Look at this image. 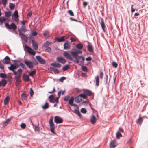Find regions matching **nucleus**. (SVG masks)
Masks as SVG:
<instances>
[{"mask_svg": "<svg viewBox=\"0 0 148 148\" xmlns=\"http://www.w3.org/2000/svg\"><path fill=\"white\" fill-rule=\"evenodd\" d=\"M10 20L4 16L0 17V26L2 25L4 22H5V26L8 29H12L14 31L16 30L17 28L16 25L13 23H12L10 25L8 24Z\"/></svg>", "mask_w": 148, "mask_h": 148, "instance_id": "obj_1", "label": "nucleus"}, {"mask_svg": "<svg viewBox=\"0 0 148 148\" xmlns=\"http://www.w3.org/2000/svg\"><path fill=\"white\" fill-rule=\"evenodd\" d=\"M49 123L50 125V128L51 131L53 133H55V132L54 131L55 126L53 122V118L52 117L50 118L49 121Z\"/></svg>", "mask_w": 148, "mask_h": 148, "instance_id": "obj_2", "label": "nucleus"}, {"mask_svg": "<svg viewBox=\"0 0 148 148\" xmlns=\"http://www.w3.org/2000/svg\"><path fill=\"white\" fill-rule=\"evenodd\" d=\"M25 49H27V51L29 54L32 55H35V52L31 48L27 45H25L24 48V50L25 51H26Z\"/></svg>", "mask_w": 148, "mask_h": 148, "instance_id": "obj_3", "label": "nucleus"}, {"mask_svg": "<svg viewBox=\"0 0 148 148\" xmlns=\"http://www.w3.org/2000/svg\"><path fill=\"white\" fill-rule=\"evenodd\" d=\"M18 17V11L17 10H16L12 15V19L16 22H18L19 21Z\"/></svg>", "mask_w": 148, "mask_h": 148, "instance_id": "obj_4", "label": "nucleus"}, {"mask_svg": "<svg viewBox=\"0 0 148 148\" xmlns=\"http://www.w3.org/2000/svg\"><path fill=\"white\" fill-rule=\"evenodd\" d=\"M18 17V11L17 10H16L12 15V19L16 22H18L19 21Z\"/></svg>", "mask_w": 148, "mask_h": 148, "instance_id": "obj_5", "label": "nucleus"}, {"mask_svg": "<svg viewBox=\"0 0 148 148\" xmlns=\"http://www.w3.org/2000/svg\"><path fill=\"white\" fill-rule=\"evenodd\" d=\"M76 60H75L73 59V60H72V61H73L74 62V63H78L79 62V60L81 59V58H80V57H81L82 56H79V55H71Z\"/></svg>", "mask_w": 148, "mask_h": 148, "instance_id": "obj_6", "label": "nucleus"}, {"mask_svg": "<svg viewBox=\"0 0 148 148\" xmlns=\"http://www.w3.org/2000/svg\"><path fill=\"white\" fill-rule=\"evenodd\" d=\"M36 58L39 62L41 64H44L46 63V61L40 56H36Z\"/></svg>", "mask_w": 148, "mask_h": 148, "instance_id": "obj_7", "label": "nucleus"}, {"mask_svg": "<svg viewBox=\"0 0 148 148\" xmlns=\"http://www.w3.org/2000/svg\"><path fill=\"white\" fill-rule=\"evenodd\" d=\"M83 92L85 93V94L88 97L91 96L92 95H94V94L90 90L87 89H83Z\"/></svg>", "mask_w": 148, "mask_h": 148, "instance_id": "obj_8", "label": "nucleus"}, {"mask_svg": "<svg viewBox=\"0 0 148 148\" xmlns=\"http://www.w3.org/2000/svg\"><path fill=\"white\" fill-rule=\"evenodd\" d=\"M54 122L56 124L61 123L63 122V119L59 116H56L54 118Z\"/></svg>", "mask_w": 148, "mask_h": 148, "instance_id": "obj_9", "label": "nucleus"}, {"mask_svg": "<svg viewBox=\"0 0 148 148\" xmlns=\"http://www.w3.org/2000/svg\"><path fill=\"white\" fill-rule=\"evenodd\" d=\"M21 77V76H14V79L16 80L15 84L17 86H18L22 82V81L19 79Z\"/></svg>", "mask_w": 148, "mask_h": 148, "instance_id": "obj_10", "label": "nucleus"}, {"mask_svg": "<svg viewBox=\"0 0 148 148\" xmlns=\"http://www.w3.org/2000/svg\"><path fill=\"white\" fill-rule=\"evenodd\" d=\"M19 35L22 40L26 42H27L28 38L22 32H19Z\"/></svg>", "mask_w": 148, "mask_h": 148, "instance_id": "obj_11", "label": "nucleus"}, {"mask_svg": "<svg viewBox=\"0 0 148 148\" xmlns=\"http://www.w3.org/2000/svg\"><path fill=\"white\" fill-rule=\"evenodd\" d=\"M24 63L30 69H31L33 67V63L30 61L25 60L24 61Z\"/></svg>", "mask_w": 148, "mask_h": 148, "instance_id": "obj_12", "label": "nucleus"}, {"mask_svg": "<svg viewBox=\"0 0 148 148\" xmlns=\"http://www.w3.org/2000/svg\"><path fill=\"white\" fill-rule=\"evenodd\" d=\"M63 55L67 59L71 61L73 60V58L71 57V55L67 51H65L64 52Z\"/></svg>", "mask_w": 148, "mask_h": 148, "instance_id": "obj_13", "label": "nucleus"}, {"mask_svg": "<svg viewBox=\"0 0 148 148\" xmlns=\"http://www.w3.org/2000/svg\"><path fill=\"white\" fill-rule=\"evenodd\" d=\"M56 60L59 62L63 64H65L66 62V60L61 57H57Z\"/></svg>", "mask_w": 148, "mask_h": 148, "instance_id": "obj_14", "label": "nucleus"}, {"mask_svg": "<svg viewBox=\"0 0 148 148\" xmlns=\"http://www.w3.org/2000/svg\"><path fill=\"white\" fill-rule=\"evenodd\" d=\"M10 61V59L9 57L6 56L3 60V63L6 64H11Z\"/></svg>", "mask_w": 148, "mask_h": 148, "instance_id": "obj_15", "label": "nucleus"}, {"mask_svg": "<svg viewBox=\"0 0 148 148\" xmlns=\"http://www.w3.org/2000/svg\"><path fill=\"white\" fill-rule=\"evenodd\" d=\"M115 142V140H111L109 145L110 148H114L117 146V144Z\"/></svg>", "mask_w": 148, "mask_h": 148, "instance_id": "obj_16", "label": "nucleus"}, {"mask_svg": "<svg viewBox=\"0 0 148 148\" xmlns=\"http://www.w3.org/2000/svg\"><path fill=\"white\" fill-rule=\"evenodd\" d=\"M32 42L33 48L35 50H37L38 47V45L37 43L35 41L34 39H33L32 40Z\"/></svg>", "mask_w": 148, "mask_h": 148, "instance_id": "obj_17", "label": "nucleus"}, {"mask_svg": "<svg viewBox=\"0 0 148 148\" xmlns=\"http://www.w3.org/2000/svg\"><path fill=\"white\" fill-rule=\"evenodd\" d=\"M100 19L101 20V22L100 23V24L102 29L104 32H105L106 31L105 29V24L104 20L101 17H100Z\"/></svg>", "mask_w": 148, "mask_h": 148, "instance_id": "obj_18", "label": "nucleus"}, {"mask_svg": "<svg viewBox=\"0 0 148 148\" xmlns=\"http://www.w3.org/2000/svg\"><path fill=\"white\" fill-rule=\"evenodd\" d=\"M66 41V42H65L64 44V49L65 50H68L70 48L71 45L70 44L68 43V41Z\"/></svg>", "mask_w": 148, "mask_h": 148, "instance_id": "obj_19", "label": "nucleus"}, {"mask_svg": "<svg viewBox=\"0 0 148 148\" xmlns=\"http://www.w3.org/2000/svg\"><path fill=\"white\" fill-rule=\"evenodd\" d=\"M48 99L49 100V101L52 103H55V101H54L55 99L54 95L53 94L50 95L48 98Z\"/></svg>", "mask_w": 148, "mask_h": 148, "instance_id": "obj_20", "label": "nucleus"}, {"mask_svg": "<svg viewBox=\"0 0 148 148\" xmlns=\"http://www.w3.org/2000/svg\"><path fill=\"white\" fill-rule=\"evenodd\" d=\"M7 81L5 79H3L0 81V87L2 86V87H4L7 84Z\"/></svg>", "mask_w": 148, "mask_h": 148, "instance_id": "obj_21", "label": "nucleus"}, {"mask_svg": "<svg viewBox=\"0 0 148 148\" xmlns=\"http://www.w3.org/2000/svg\"><path fill=\"white\" fill-rule=\"evenodd\" d=\"M97 119L93 114L92 115L90 118V121L92 124H94L96 122Z\"/></svg>", "mask_w": 148, "mask_h": 148, "instance_id": "obj_22", "label": "nucleus"}, {"mask_svg": "<svg viewBox=\"0 0 148 148\" xmlns=\"http://www.w3.org/2000/svg\"><path fill=\"white\" fill-rule=\"evenodd\" d=\"M29 75L24 74L22 76V78L24 81L25 82H28L29 80Z\"/></svg>", "mask_w": 148, "mask_h": 148, "instance_id": "obj_23", "label": "nucleus"}, {"mask_svg": "<svg viewBox=\"0 0 148 148\" xmlns=\"http://www.w3.org/2000/svg\"><path fill=\"white\" fill-rule=\"evenodd\" d=\"M82 53V51L77 49L76 51H71L70 53L71 55H78L79 54H81Z\"/></svg>", "mask_w": 148, "mask_h": 148, "instance_id": "obj_24", "label": "nucleus"}, {"mask_svg": "<svg viewBox=\"0 0 148 148\" xmlns=\"http://www.w3.org/2000/svg\"><path fill=\"white\" fill-rule=\"evenodd\" d=\"M55 39L58 42H60L64 41L65 37L64 36H62L60 38L57 37Z\"/></svg>", "mask_w": 148, "mask_h": 148, "instance_id": "obj_25", "label": "nucleus"}, {"mask_svg": "<svg viewBox=\"0 0 148 148\" xmlns=\"http://www.w3.org/2000/svg\"><path fill=\"white\" fill-rule=\"evenodd\" d=\"M104 79L105 81V85L107 86H109L110 84V79L109 80H108V75L106 74H105V77H104Z\"/></svg>", "mask_w": 148, "mask_h": 148, "instance_id": "obj_26", "label": "nucleus"}, {"mask_svg": "<svg viewBox=\"0 0 148 148\" xmlns=\"http://www.w3.org/2000/svg\"><path fill=\"white\" fill-rule=\"evenodd\" d=\"M51 65L53 67L57 68H60L62 66L61 64H60L58 63H56V62L51 63Z\"/></svg>", "mask_w": 148, "mask_h": 148, "instance_id": "obj_27", "label": "nucleus"}, {"mask_svg": "<svg viewBox=\"0 0 148 148\" xmlns=\"http://www.w3.org/2000/svg\"><path fill=\"white\" fill-rule=\"evenodd\" d=\"M19 32H23V33H24L25 32L27 31V30L26 28L25 25H22L20 29H18V30Z\"/></svg>", "mask_w": 148, "mask_h": 148, "instance_id": "obj_28", "label": "nucleus"}, {"mask_svg": "<svg viewBox=\"0 0 148 148\" xmlns=\"http://www.w3.org/2000/svg\"><path fill=\"white\" fill-rule=\"evenodd\" d=\"M88 50L89 51L93 53L94 52V50L92 46L89 44L87 46Z\"/></svg>", "mask_w": 148, "mask_h": 148, "instance_id": "obj_29", "label": "nucleus"}, {"mask_svg": "<svg viewBox=\"0 0 148 148\" xmlns=\"http://www.w3.org/2000/svg\"><path fill=\"white\" fill-rule=\"evenodd\" d=\"M22 72V69H19L16 72V74H14L15 75V76H19L21 77Z\"/></svg>", "mask_w": 148, "mask_h": 148, "instance_id": "obj_30", "label": "nucleus"}, {"mask_svg": "<svg viewBox=\"0 0 148 148\" xmlns=\"http://www.w3.org/2000/svg\"><path fill=\"white\" fill-rule=\"evenodd\" d=\"M9 99L10 97L8 96H7L4 100V103L5 105H6L8 103Z\"/></svg>", "mask_w": 148, "mask_h": 148, "instance_id": "obj_31", "label": "nucleus"}, {"mask_svg": "<svg viewBox=\"0 0 148 148\" xmlns=\"http://www.w3.org/2000/svg\"><path fill=\"white\" fill-rule=\"evenodd\" d=\"M74 99V97L72 96L69 100L68 104L71 106L73 104Z\"/></svg>", "mask_w": 148, "mask_h": 148, "instance_id": "obj_32", "label": "nucleus"}, {"mask_svg": "<svg viewBox=\"0 0 148 148\" xmlns=\"http://www.w3.org/2000/svg\"><path fill=\"white\" fill-rule=\"evenodd\" d=\"M50 69L51 71H53L55 73L58 74L59 73V71L58 69L54 67H51Z\"/></svg>", "mask_w": 148, "mask_h": 148, "instance_id": "obj_33", "label": "nucleus"}, {"mask_svg": "<svg viewBox=\"0 0 148 148\" xmlns=\"http://www.w3.org/2000/svg\"><path fill=\"white\" fill-rule=\"evenodd\" d=\"M5 16L6 18H9L11 15V12L9 11L5 12Z\"/></svg>", "mask_w": 148, "mask_h": 148, "instance_id": "obj_34", "label": "nucleus"}, {"mask_svg": "<svg viewBox=\"0 0 148 148\" xmlns=\"http://www.w3.org/2000/svg\"><path fill=\"white\" fill-rule=\"evenodd\" d=\"M142 118V117H141L140 116H139L136 121L137 123L139 124L140 125L141 124L143 121Z\"/></svg>", "mask_w": 148, "mask_h": 148, "instance_id": "obj_35", "label": "nucleus"}, {"mask_svg": "<svg viewBox=\"0 0 148 148\" xmlns=\"http://www.w3.org/2000/svg\"><path fill=\"white\" fill-rule=\"evenodd\" d=\"M11 119V118H9L6 119L5 121L3 122V125L4 126H7L8 124L9 121H10Z\"/></svg>", "mask_w": 148, "mask_h": 148, "instance_id": "obj_36", "label": "nucleus"}, {"mask_svg": "<svg viewBox=\"0 0 148 148\" xmlns=\"http://www.w3.org/2000/svg\"><path fill=\"white\" fill-rule=\"evenodd\" d=\"M11 66H13V67L14 69H16L19 66V64H18L17 63L15 62L14 63V64H10Z\"/></svg>", "mask_w": 148, "mask_h": 148, "instance_id": "obj_37", "label": "nucleus"}, {"mask_svg": "<svg viewBox=\"0 0 148 148\" xmlns=\"http://www.w3.org/2000/svg\"><path fill=\"white\" fill-rule=\"evenodd\" d=\"M81 70L84 72H87L88 71V68L86 66L82 65L81 68Z\"/></svg>", "mask_w": 148, "mask_h": 148, "instance_id": "obj_38", "label": "nucleus"}, {"mask_svg": "<svg viewBox=\"0 0 148 148\" xmlns=\"http://www.w3.org/2000/svg\"><path fill=\"white\" fill-rule=\"evenodd\" d=\"M73 112L76 114H77L79 117H81L82 115L79 110L77 109H75L74 110V111Z\"/></svg>", "mask_w": 148, "mask_h": 148, "instance_id": "obj_39", "label": "nucleus"}, {"mask_svg": "<svg viewBox=\"0 0 148 148\" xmlns=\"http://www.w3.org/2000/svg\"><path fill=\"white\" fill-rule=\"evenodd\" d=\"M76 47L79 49H81L83 47V46L82 44L81 43H79L77 44L76 46Z\"/></svg>", "mask_w": 148, "mask_h": 148, "instance_id": "obj_40", "label": "nucleus"}, {"mask_svg": "<svg viewBox=\"0 0 148 148\" xmlns=\"http://www.w3.org/2000/svg\"><path fill=\"white\" fill-rule=\"evenodd\" d=\"M36 73V71L35 69H34L33 70L31 71L29 73V76L33 77V75H35Z\"/></svg>", "mask_w": 148, "mask_h": 148, "instance_id": "obj_41", "label": "nucleus"}, {"mask_svg": "<svg viewBox=\"0 0 148 148\" xmlns=\"http://www.w3.org/2000/svg\"><path fill=\"white\" fill-rule=\"evenodd\" d=\"M69 66L70 65L69 64H66L63 67L62 70L63 71H65L68 69Z\"/></svg>", "mask_w": 148, "mask_h": 148, "instance_id": "obj_42", "label": "nucleus"}, {"mask_svg": "<svg viewBox=\"0 0 148 148\" xmlns=\"http://www.w3.org/2000/svg\"><path fill=\"white\" fill-rule=\"evenodd\" d=\"M49 107V105L47 102H45L44 105L42 106V108L43 109H47Z\"/></svg>", "mask_w": 148, "mask_h": 148, "instance_id": "obj_43", "label": "nucleus"}, {"mask_svg": "<svg viewBox=\"0 0 148 148\" xmlns=\"http://www.w3.org/2000/svg\"><path fill=\"white\" fill-rule=\"evenodd\" d=\"M116 137L117 138L119 139L120 137L122 136L120 132V131L118 130L116 134Z\"/></svg>", "mask_w": 148, "mask_h": 148, "instance_id": "obj_44", "label": "nucleus"}, {"mask_svg": "<svg viewBox=\"0 0 148 148\" xmlns=\"http://www.w3.org/2000/svg\"><path fill=\"white\" fill-rule=\"evenodd\" d=\"M79 95L80 97L84 99H87V96L85 94L84 92L79 94Z\"/></svg>", "mask_w": 148, "mask_h": 148, "instance_id": "obj_45", "label": "nucleus"}, {"mask_svg": "<svg viewBox=\"0 0 148 148\" xmlns=\"http://www.w3.org/2000/svg\"><path fill=\"white\" fill-rule=\"evenodd\" d=\"M0 77L3 79H5L7 77V75L5 73H0Z\"/></svg>", "mask_w": 148, "mask_h": 148, "instance_id": "obj_46", "label": "nucleus"}, {"mask_svg": "<svg viewBox=\"0 0 148 148\" xmlns=\"http://www.w3.org/2000/svg\"><path fill=\"white\" fill-rule=\"evenodd\" d=\"M95 79L96 81V86H98L99 85V76H96L95 77Z\"/></svg>", "mask_w": 148, "mask_h": 148, "instance_id": "obj_47", "label": "nucleus"}, {"mask_svg": "<svg viewBox=\"0 0 148 148\" xmlns=\"http://www.w3.org/2000/svg\"><path fill=\"white\" fill-rule=\"evenodd\" d=\"M9 7L10 10H12L14 8L15 5L14 4L12 3H10Z\"/></svg>", "mask_w": 148, "mask_h": 148, "instance_id": "obj_48", "label": "nucleus"}, {"mask_svg": "<svg viewBox=\"0 0 148 148\" xmlns=\"http://www.w3.org/2000/svg\"><path fill=\"white\" fill-rule=\"evenodd\" d=\"M7 78L8 79V80L10 83H11L13 80V78L11 76H7Z\"/></svg>", "mask_w": 148, "mask_h": 148, "instance_id": "obj_49", "label": "nucleus"}, {"mask_svg": "<svg viewBox=\"0 0 148 148\" xmlns=\"http://www.w3.org/2000/svg\"><path fill=\"white\" fill-rule=\"evenodd\" d=\"M8 69L12 71L13 73V74H16V72L15 71L14 68L13 67V66H11L10 67H8Z\"/></svg>", "mask_w": 148, "mask_h": 148, "instance_id": "obj_50", "label": "nucleus"}, {"mask_svg": "<svg viewBox=\"0 0 148 148\" xmlns=\"http://www.w3.org/2000/svg\"><path fill=\"white\" fill-rule=\"evenodd\" d=\"M80 96L78 95L75 98V101L77 103H79L80 101H79Z\"/></svg>", "mask_w": 148, "mask_h": 148, "instance_id": "obj_51", "label": "nucleus"}, {"mask_svg": "<svg viewBox=\"0 0 148 148\" xmlns=\"http://www.w3.org/2000/svg\"><path fill=\"white\" fill-rule=\"evenodd\" d=\"M70 98L69 95H67L64 97L63 100L65 101H68Z\"/></svg>", "mask_w": 148, "mask_h": 148, "instance_id": "obj_52", "label": "nucleus"}, {"mask_svg": "<svg viewBox=\"0 0 148 148\" xmlns=\"http://www.w3.org/2000/svg\"><path fill=\"white\" fill-rule=\"evenodd\" d=\"M21 98L22 99L25 100L27 97V95L25 93H23L21 95Z\"/></svg>", "mask_w": 148, "mask_h": 148, "instance_id": "obj_53", "label": "nucleus"}, {"mask_svg": "<svg viewBox=\"0 0 148 148\" xmlns=\"http://www.w3.org/2000/svg\"><path fill=\"white\" fill-rule=\"evenodd\" d=\"M67 12L71 16H74V14L73 11L71 10H69L67 11Z\"/></svg>", "mask_w": 148, "mask_h": 148, "instance_id": "obj_54", "label": "nucleus"}, {"mask_svg": "<svg viewBox=\"0 0 148 148\" xmlns=\"http://www.w3.org/2000/svg\"><path fill=\"white\" fill-rule=\"evenodd\" d=\"M38 32L35 31H32L31 32V34L34 36H36L37 35Z\"/></svg>", "mask_w": 148, "mask_h": 148, "instance_id": "obj_55", "label": "nucleus"}, {"mask_svg": "<svg viewBox=\"0 0 148 148\" xmlns=\"http://www.w3.org/2000/svg\"><path fill=\"white\" fill-rule=\"evenodd\" d=\"M50 43L48 42L47 41L44 44L43 46L45 47H47L49 46L50 45Z\"/></svg>", "mask_w": 148, "mask_h": 148, "instance_id": "obj_56", "label": "nucleus"}, {"mask_svg": "<svg viewBox=\"0 0 148 148\" xmlns=\"http://www.w3.org/2000/svg\"><path fill=\"white\" fill-rule=\"evenodd\" d=\"M81 112L84 114H85L87 112V110L84 108H82L81 109Z\"/></svg>", "mask_w": 148, "mask_h": 148, "instance_id": "obj_57", "label": "nucleus"}, {"mask_svg": "<svg viewBox=\"0 0 148 148\" xmlns=\"http://www.w3.org/2000/svg\"><path fill=\"white\" fill-rule=\"evenodd\" d=\"M66 79V78L64 77H62L59 79V81L62 82H63V80Z\"/></svg>", "mask_w": 148, "mask_h": 148, "instance_id": "obj_58", "label": "nucleus"}, {"mask_svg": "<svg viewBox=\"0 0 148 148\" xmlns=\"http://www.w3.org/2000/svg\"><path fill=\"white\" fill-rule=\"evenodd\" d=\"M112 66L113 67L116 68L118 66V64L115 62H113L112 63Z\"/></svg>", "mask_w": 148, "mask_h": 148, "instance_id": "obj_59", "label": "nucleus"}, {"mask_svg": "<svg viewBox=\"0 0 148 148\" xmlns=\"http://www.w3.org/2000/svg\"><path fill=\"white\" fill-rule=\"evenodd\" d=\"M20 66H21L22 68L25 69L26 68V66L23 63L20 62L19 64Z\"/></svg>", "mask_w": 148, "mask_h": 148, "instance_id": "obj_60", "label": "nucleus"}, {"mask_svg": "<svg viewBox=\"0 0 148 148\" xmlns=\"http://www.w3.org/2000/svg\"><path fill=\"white\" fill-rule=\"evenodd\" d=\"M0 68L1 69H2V71L3 72H5V70L4 67V66L1 63V62L0 61Z\"/></svg>", "mask_w": 148, "mask_h": 148, "instance_id": "obj_61", "label": "nucleus"}, {"mask_svg": "<svg viewBox=\"0 0 148 148\" xmlns=\"http://www.w3.org/2000/svg\"><path fill=\"white\" fill-rule=\"evenodd\" d=\"M7 0H1L2 3V4L4 5L5 6L7 2Z\"/></svg>", "mask_w": 148, "mask_h": 148, "instance_id": "obj_62", "label": "nucleus"}, {"mask_svg": "<svg viewBox=\"0 0 148 148\" xmlns=\"http://www.w3.org/2000/svg\"><path fill=\"white\" fill-rule=\"evenodd\" d=\"M26 126V125L24 123H22L20 125V127L21 128L24 129H25Z\"/></svg>", "mask_w": 148, "mask_h": 148, "instance_id": "obj_63", "label": "nucleus"}, {"mask_svg": "<svg viewBox=\"0 0 148 148\" xmlns=\"http://www.w3.org/2000/svg\"><path fill=\"white\" fill-rule=\"evenodd\" d=\"M51 48L49 47H47L46 49H45V51L46 52H51Z\"/></svg>", "mask_w": 148, "mask_h": 148, "instance_id": "obj_64", "label": "nucleus"}]
</instances>
